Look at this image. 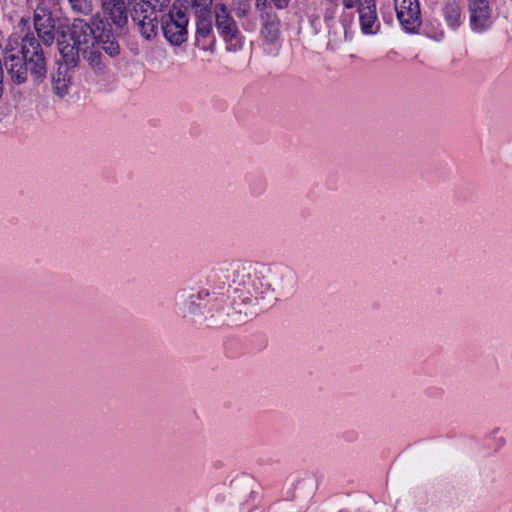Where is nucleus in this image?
<instances>
[{
    "label": "nucleus",
    "mask_w": 512,
    "mask_h": 512,
    "mask_svg": "<svg viewBox=\"0 0 512 512\" xmlns=\"http://www.w3.org/2000/svg\"><path fill=\"white\" fill-rule=\"evenodd\" d=\"M220 272L229 273L238 287L233 288L234 309L240 324L246 323L272 308L296 288L297 276L289 266L279 263L224 262Z\"/></svg>",
    "instance_id": "nucleus-1"
},
{
    "label": "nucleus",
    "mask_w": 512,
    "mask_h": 512,
    "mask_svg": "<svg viewBox=\"0 0 512 512\" xmlns=\"http://www.w3.org/2000/svg\"><path fill=\"white\" fill-rule=\"evenodd\" d=\"M175 305L184 316H203L213 323L239 325L238 310L234 309L233 289L225 283L209 281L205 287L194 292L180 289L175 294Z\"/></svg>",
    "instance_id": "nucleus-2"
},
{
    "label": "nucleus",
    "mask_w": 512,
    "mask_h": 512,
    "mask_svg": "<svg viewBox=\"0 0 512 512\" xmlns=\"http://www.w3.org/2000/svg\"><path fill=\"white\" fill-rule=\"evenodd\" d=\"M4 51L5 67L16 84L25 83L28 72L35 82L44 80L47 74V62L45 52L36 37L26 35L20 45L16 39H9Z\"/></svg>",
    "instance_id": "nucleus-3"
},
{
    "label": "nucleus",
    "mask_w": 512,
    "mask_h": 512,
    "mask_svg": "<svg viewBox=\"0 0 512 512\" xmlns=\"http://www.w3.org/2000/svg\"><path fill=\"white\" fill-rule=\"evenodd\" d=\"M188 8L176 1L161 17V30L165 39L173 46L186 42L188 36Z\"/></svg>",
    "instance_id": "nucleus-4"
},
{
    "label": "nucleus",
    "mask_w": 512,
    "mask_h": 512,
    "mask_svg": "<svg viewBox=\"0 0 512 512\" xmlns=\"http://www.w3.org/2000/svg\"><path fill=\"white\" fill-rule=\"evenodd\" d=\"M156 6L149 0H132L130 2V15L137 25L140 34L147 40L154 38L158 33L159 20Z\"/></svg>",
    "instance_id": "nucleus-5"
},
{
    "label": "nucleus",
    "mask_w": 512,
    "mask_h": 512,
    "mask_svg": "<svg viewBox=\"0 0 512 512\" xmlns=\"http://www.w3.org/2000/svg\"><path fill=\"white\" fill-rule=\"evenodd\" d=\"M69 39L77 45L80 50L96 46L97 31L96 27L84 19L76 18L72 24L66 27V34Z\"/></svg>",
    "instance_id": "nucleus-6"
},
{
    "label": "nucleus",
    "mask_w": 512,
    "mask_h": 512,
    "mask_svg": "<svg viewBox=\"0 0 512 512\" xmlns=\"http://www.w3.org/2000/svg\"><path fill=\"white\" fill-rule=\"evenodd\" d=\"M92 24L97 31L96 48L100 47L112 58L117 57L120 54L121 47L113 35V28H110V24L101 19L99 13L92 17Z\"/></svg>",
    "instance_id": "nucleus-7"
},
{
    "label": "nucleus",
    "mask_w": 512,
    "mask_h": 512,
    "mask_svg": "<svg viewBox=\"0 0 512 512\" xmlns=\"http://www.w3.org/2000/svg\"><path fill=\"white\" fill-rule=\"evenodd\" d=\"M397 18L403 28L414 32L421 25V12L418 0H395Z\"/></svg>",
    "instance_id": "nucleus-8"
},
{
    "label": "nucleus",
    "mask_w": 512,
    "mask_h": 512,
    "mask_svg": "<svg viewBox=\"0 0 512 512\" xmlns=\"http://www.w3.org/2000/svg\"><path fill=\"white\" fill-rule=\"evenodd\" d=\"M471 29L483 32L492 25V9L489 0H468Z\"/></svg>",
    "instance_id": "nucleus-9"
},
{
    "label": "nucleus",
    "mask_w": 512,
    "mask_h": 512,
    "mask_svg": "<svg viewBox=\"0 0 512 512\" xmlns=\"http://www.w3.org/2000/svg\"><path fill=\"white\" fill-rule=\"evenodd\" d=\"M102 15L101 19L115 27L116 30H122L128 21V13L124 0H101Z\"/></svg>",
    "instance_id": "nucleus-10"
},
{
    "label": "nucleus",
    "mask_w": 512,
    "mask_h": 512,
    "mask_svg": "<svg viewBox=\"0 0 512 512\" xmlns=\"http://www.w3.org/2000/svg\"><path fill=\"white\" fill-rule=\"evenodd\" d=\"M214 16L216 28L223 39L225 41L237 39L240 35L238 25L225 4H215Z\"/></svg>",
    "instance_id": "nucleus-11"
},
{
    "label": "nucleus",
    "mask_w": 512,
    "mask_h": 512,
    "mask_svg": "<svg viewBox=\"0 0 512 512\" xmlns=\"http://www.w3.org/2000/svg\"><path fill=\"white\" fill-rule=\"evenodd\" d=\"M34 29L46 46L54 42L56 33H61L60 28L56 31L55 21L48 9L34 11Z\"/></svg>",
    "instance_id": "nucleus-12"
},
{
    "label": "nucleus",
    "mask_w": 512,
    "mask_h": 512,
    "mask_svg": "<svg viewBox=\"0 0 512 512\" xmlns=\"http://www.w3.org/2000/svg\"><path fill=\"white\" fill-rule=\"evenodd\" d=\"M361 30L365 34H374L377 21L375 0H359L357 2Z\"/></svg>",
    "instance_id": "nucleus-13"
},
{
    "label": "nucleus",
    "mask_w": 512,
    "mask_h": 512,
    "mask_svg": "<svg viewBox=\"0 0 512 512\" xmlns=\"http://www.w3.org/2000/svg\"><path fill=\"white\" fill-rule=\"evenodd\" d=\"M66 37V31L65 29H62L61 35L57 39V45L60 55L65 64L63 65V67H67L68 69H70L77 66L79 62V53L81 52V50L77 45H75L74 42L72 44L67 42Z\"/></svg>",
    "instance_id": "nucleus-14"
},
{
    "label": "nucleus",
    "mask_w": 512,
    "mask_h": 512,
    "mask_svg": "<svg viewBox=\"0 0 512 512\" xmlns=\"http://www.w3.org/2000/svg\"><path fill=\"white\" fill-rule=\"evenodd\" d=\"M53 92L60 98L66 96L72 84V74L67 67L60 65L56 72L52 74Z\"/></svg>",
    "instance_id": "nucleus-15"
},
{
    "label": "nucleus",
    "mask_w": 512,
    "mask_h": 512,
    "mask_svg": "<svg viewBox=\"0 0 512 512\" xmlns=\"http://www.w3.org/2000/svg\"><path fill=\"white\" fill-rule=\"evenodd\" d=\"M260 18L262 21L261 35L267 42L273 43L279 36V21L272 11H262Z\"/></svg>",
    "instance_id": "nucleus-16"
},
{
    "label": "nucleus",
    "mask_w": 512,
    "mask_h": 512,
    "mask_svg": "<svg viewBox=\"0 0 512 512\" xmlns=\"http://www.w3.org/2000/svg\"><path fill=\"white\" fill-rule=\"evenodd\" d=\"M81 54L96 75H104L106 73L107 65L96 46L85 48L81 51Z\"/></svg>",
    "instance_id": "nucleus-17"
},
{
    "label": "nucleus",
    "mask_w": 512,
    "mask_h": 512,
    "mask_svg": "<svg viewBox=\"0 0 512 512\" xmlns=\"http://www.w3.org/2000/svg\"><path fill=\"white\" fill-rule=\"evenodd\" d=\"M195 17L197 33L203 37H207L213 28L211 9L196 10Z\"/></svg>",
    "instance_id": "nucleus-18"
},
{
    "label": "nucleus",
    "mask_w": 512,
    "mask_h": 512,
    "mask_svg": "<svg viewBox=\"0 0 512 512\" xmlns=\"http://www.w3.org/2000/svg\"><path fill=\"white\" fill-rule=\"evenodd\" d=\"M445 19L451 28L459 27L461 23V8L456 2H449L445 6Z\"/></svg>",
    "instance_id": "nucleus-19"
},
{
    "label": "nucleus",
    "mask_w": 512,
    "mask_h": 512,
    "mask_svg": "<svg viewBox=\"0 0 512 512\" xmlns=\"http://www.w3.org/2000/svg\"><path fill=\"white\" fill-rule=\"evenodd\" d=\"M291 0H256L255 7L258 12L262 11H271V6H274L276 9L283 10L286 9Z\"/></svg>",
    "instance_id": "nucleus-20"
},
{
    "label": "nucleus",
    "mask_w": 512,
    "mask_h": 512,
    "mask_svg": "<svg viewBox=\"0 0 512 512\" xmlns=\"http://www.w3.org/2000/svg\"><path fill=\"white\" fill-rule=\"evenodd\" d=\"M69 4L74 12L82 15H89L93 11L92 2L89 0H71Z\"/></svg>",
    "instance_id": "nucleus-21"
},
{
    "label": "nucleus",
    "mask_w": 512,
    "mask_h": 512,
    "mask_svg": "<svg viewBox=\"0 0 512 512\" xmlns=\"http://www.w3.org/2000/svg\"><path fill=\"white\" fill-rule=\"evenodd\" d=\"M192 7L196 10L211 9L212 0H191Z\"/></svg>",
    "instance_id": "nucleus-22"
},
{
    "label": "nucleus",
    "mask_w": 512,
    "mask_h": 512,
    "mask_svg": "<svg viewBox=\"0 0 512 512\" xmlns=\"http://www.w3.org/2000/svg\"><path fill=\"white\" fill-rule=\"evenodd\" d=\"M27 3L31 8H34V11L47 9L45 7V0H27Z\"/></svg>",
    "instance_id": "nucleus-23"
},
{
    "label": "nucleus",
    "mask_w": 512,
    "mask_h": 512,
    "mask_svg": "<svg viewBox=\"0 0 512 512\" xmlns=\"http://www.w3.org/2000/svg\"><path fill=\"white\" fill-rule=\"evenodd\" d=\"M359 0H342V4L346 9H352L356 7Z\"/></svg>",
    "instance_id": "nucleus-24"
},
{
    "label": "nucleus",
    "mask_w": 512,
    "mask_h": 512,
    "mask_svg": "<svg viewBox=\"0 0 512 512\" xmlns=\"http://www.w3.org/2000/svg\"><path fill=\"white\" fill-rule=\"evenodd\" d=\"M4 94V74L0 75V99Z\"/></svg>",
    "instance_id": "nucleus-25"
},
{
    "label": "nucleus",
    "mask_w": 512,
    "mask_h": 512,
    "mask_svg": "<svg viewBox=\"0 0 512 512\" xmlns=\"http://www.w3.org/2000/svg\"><path fill=\"white\" fill-rule=\"evenodd\" d=\"M71 0H68V2H70Z\"/></svg>",
    "instance_id": "nucleus-26"
}]
</instances>
